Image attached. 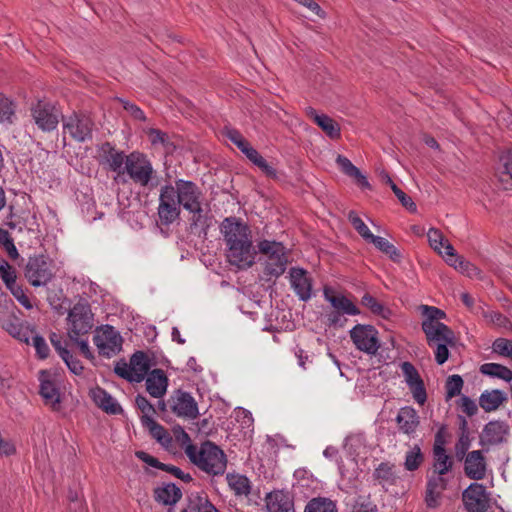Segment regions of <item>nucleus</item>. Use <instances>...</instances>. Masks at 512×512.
<instances>
[{"label":"nucleus","mask_w":512,"mask_h":512,"mask_svg":"<svg viewBox=\"0 0 512 512\" xmlns=\"http://www.w3.org/2000/svg\"><path fill=\"white\" fill-rule=\"evenodd\" d=\"M220 232L226 245L228 262L239 269L250 268L256 259L250 227L237 217H227L220 225Z\"/></svg>","instance_id":"nucleus-1"},{"label":"nucleus","mask_w":512,"mask_h":512,"mask_svg":"<svg viewBox=\"0 0 512 512\" xmlns=\"http://www.w3.org/2000/svg\"><path fill=\"white\" fill-rule=\"evenodd\" d=\"M185 454L201 471L209 476L223 475L227 468V457L222 449L211 441L203 442L199 447L188 445Z\"/></svg>","instance_id":"nucleus-2"},{"label":"nucleus","mask_w":512,"mask_h":512,"mask_svg":"<svg viewBox=\"0 0 512 512\" xmlns=\"http://www.w3.org/2000/svg\"><path fill=\"white\" fill-rule=\"evenodd\" d=\"M177 203L192 214L191 226H205L206 217L202 207L203 194L200 188L192 181L179 179L175 181Z\"/></svg>","instance_id":"nucleus-3"},{"label":"nucleus","mask_w":512,"mask_h":512,"mask_svg":"<svg viewBox=\"0 0 512 512\" xmlns=\"http://www.w3.org/2000/svg\"><path fill=\"white\" fill-rule=\"evenodd\" d=\"M258 252L266 257L264 274L270 278H278L287 267L286 248L281 242L261 240L257 244Z\"/></svg>","instance_id":"nucleus-4"},{"label":"nucleus","mask_w":512,"mask_h":512,"mask_svg":"<svg viewBox=\"0 0 512 512\" xmlns=\"http://www.w3.org/2000/svg\"><path fill=\"white\" fill-rule=\"evenodd\" d=\"M25 279L32 287L46 286L55 276L54 263L48 256H30L24 267Z\"/></svg>","instance_id":"nucleus-5"},{"label":"nucleus","mask_w":512,"mask_h":512,"mask_svg":"<svg viewBox=\"0 0 512 512\" xmlns=\"http://www.w3.org/2000/svg\"><path fill=\"white\" fill-rule=\"evenodd\" d=\"M68 336L70 340H77L80 336L88 334L94 326V315L87 303H77L68 312Z\"/></svg>","instance_id":"nucleus-6"},{"label":"nucleus","mask_w":512,"mask_h":512,"mask_svg":"<svg viewBox=\"0 0 512 512\" xmlns=\"http://www.w3.org/2000/svg\"><path fill=\"white\" fill-rule=\"evenodd\" d=\"M151 364L148 355L143 351L135 352L129 363L121 360L115 364L114 372L129 382H142L149 373Z\"/></svg>","instance_id":"nucleus-7"},{"label":"nucleus","mask_w":512,"mask_h":512,"mask_svg":"<svg viewBox=\"0 0 512 512\" xmlns=\"http://www.w3.org/2000/svg\"><path fill=\"white\" fill-rule=\"evenodd\" d=\"M125 173L135 184L142 187H148L155 177L152 163L144 154L139 152H132L127 155Z\"/></svg>","instance_id":"nucleus-8"},{"label":"nucleus","mask_w":512,"mask_h":512,"mask_svg":"<svg viewBox=\"0 0 512 512\" xmlns=\"http://www.w3.org/2000/svg\"><path fill=\"white\" fill-rule=\"evenodd\" d=\"M63 133L77 142H86L92 139L94 122L90 116L83 113H72L62 117Z\"/></svg>","instance_id":"nucleus-9"},{"label":"nucleus","mask_w":512,"mask_h":512,"mask_svg":"<svg viewBox=\"0 0 512 512\" xmlns=\"http://www.w3.org/2000/svg\"><path fill=\"white\" fill-rule=\"evenodd\" d=\"M93 342L101 356L110 358L121 351L123 339L113 326L105 325L96 330Z\"/></svg>","instance_id":"nucleus-10"},{"label":"nucleus","mask_w":512,"mask_h":512,"mask_svg":"<svg viewBox=\"0 0 512 512\" xmlns=\"http://www.w3.org/2000/svg\"><path fill=\"white\" fill-rule=\"evenodd\" d=\"M31 117L37 127L43 132H51L55 130L59 124L62 113L56 108L55 105L39 100L36 104L32 105Z\"/></svg>","instance_id":"nucleus-11"},{"label":"nucleus","mask_w":512,"mask_h":512,"mask_svg":"<svg viewBox=\"0 0 512 512\" xmlns=\"http://www.w3.org/2000/svg\"><path fill=\"white\" fill-rule=\"evenodd\" d=\"M39 394L44 404L52 411L61 409V394L57 384L56 375L47 370L38 373Z\"/></svg>","instance_id":"nucleus-12"},{"label":"nucleus","mask_w":512,"mask_h":512,"mask_svg":"<svg viewBox=\"0 0 512 512\" xmlns=\"http://www.w3.org/2000/svg\"><path fill=\"white\" fill-rule=\"evenodd\" d=\"M350 337L356 348L370 355H375L380 343L377 330L371 325L358 324L350 330Z\"/></svg>","instance_id":"nucleus-13"},{"label":"nucleus","mask_w":512,"mask_h":512,"mask_svg":"<svg viewBox=\"0 0 512 512\" xmlns=\"http://www.w3.org/2000/svg\"><path fill=\"white\" fill-rule=\"evenodd\" d=\"M180 215L174 186L165 185L160 190L158 216L163 225L172 224Z\"/></svg>","instance_id":"nucleus-14"},{"label":"nucleus","mask_w":512,"mask_h":512,"mask_svg":"<svg viewBox=\"0 0 512 512\" xmlns=\"http://www.w3.org/2000/svg\"><path fill=\"white\" fill-rule=\"evenodd\" d=\"M171 409L178 416L187 419H196L199 415L195 399L188 392L177 390L170 398Z\"/></svg>","instance_id":"nucleus-15"},{"label":"nucleus","mask_w":512,"mask_h":512,"mask_svg":"<svg viewBox=\"0 0 512 512\" xmlns=\"http://www.w3.org/2000/svg\"><path fill=\"white\" fill-rule=\"evenodd\" d=\"M405 381L413 394L415 401L423 405L426 402L427 394L423 380L421 379L418 371L410 362H403L401 365Z\"/></svg>","instance_id":"nucleus-16"},{"label":"nucleus","mask_w":512,"mask_h":512,"mask_svg":"<svg viewBox=\"0 0 512 512\" xmlns=\"http://www.w3.org/2000/svg\"><path fill=\"white\" fill-rule=\"evenodd\" d=\"M421 328L426 336L429 347H434L439 342L456 343L454 332L444 323L432 324L431 322H422Z\"/></svg>","instance_id":"nucleus-17"},{"label":"nucleus","mask_w":512,"mask_h":512,"mask_svg":"<svg viewBox=\"0 0 512 512\" xmlns=\"http://www.w3.org/2000/svg\"><path fill=\"white\" fill-rule=\"evenodd\" d=\"M509 434V426L506 422L495 420L488 422L480 435L482 445H499L506 441Z\"/></svg>","instance_id":"nucleus-18"},{"label":"nucleus","mask_w":512,"mask_h":512,"mask_svg":"<svg viewBox=\"0 0 512 512\" xmlns=\"http://www.w3.org/2000/svg\"><path fill=\"white\" fill-rule=\"evenodd\" d=\"M487 463L480 450L467 453L464 460V471L467 477L473 480H482L486 476Z\"/></svg>","instance_id":"nucleus-19"},{"label":"nucleus","mask_w":512,"mask_h":512,"mask_svg":"<svg viewBox=\"0 0 512 512\" xmlns=\"http://www.w3.org/2000/svg\"><path fill=\"white\" fill-rule=\"evenodd\" d=\"M446 263L468 277H480L481 271L471 262L459 256L451 244L446 245Z\"/></svg>","instance_id":"nucleus-20"},{"label":"nucleus","mask_w":512,"mask_h":512,"mask_svg":"<svg viewBox=\"0 0 512 512\" xmlns=\"http://www.w3.org/2000/svg\"><path fill=\"white\" fill-rule=\"evenodd\" d=\"M463 501L468 512H481L485 502V487L479 483H472L463 492Z\"/></svg>","instance_id":"nucleus-21"},{"label":"nucleus","mask_w":512,"mask_h":512,"mask_svg":"<svg viewBox=\"0 0 512 512\" xmlns=\"http://www.w3.org/2000/svg\"><path fill=\"white\" fill-rule=\"evenodd\" d=\"M267 512H294L293 500L288 492L274 490L265 497Z\"/></svg>","instance_id":"nucleus-22"},{"label":"nucleus","mask_w":512,"mask_h":512,"mask_svg":"<svg viewBox=\"0 0 512 512\" xmlns=\"http://www.w3.org/2000/svg\"><path fill=\"white\" fill-rule=\"evenodd\" d=\"M306 115L314 121L331 139H338L341 135L340 125L326 114H318L313 107L305 108Z\"/></svg>","instance_id":"nucleus-23"},{"label":"nucleus","mask_w":512,"mask_h":512,"mask_svg":"<svg viewBox=\"0 0 512 512\" xmlns=\"http://www.w3.org/2000/svg\"><path fill=\"white\" fill-rule=\"evenodd\" d=\"M396 423L402 433L412 435L420 425V417L414 408L405 406L398 411Z\"/></svg>","instance_id":"nucleus-24"},{"label":"nucleus","mask_w":512,"mask_h":512,"mask_svg":"<svg viewBox=\"0 0 512 512\" xmlns=\"http://www.w3.org/2000/svg\"><path fill=\"white\" fill-rule=\"evenodd\" d=\"M146 390L150 396L161 398L166 394L168 378L162 369H153L146 377Z\"/></svg>","instance_id":"nucleus-25"},{"label":"nucleus","mask_w":512,"mask_h":512,"mask_svg":"<svg viewBox=\"0 0 512 512\" xmlns=\"http://www.w3.org/2000/svg\"><path fill=\"white\" fill-rule=\"evenodd\" d=\"M291 285L302 301L311 298L312 285L306 271L300 268H292L290 270Z\"/></svg>","instance_id":"nucleus-26"},{"label":"nucleus","mask_w":512,"mask_h":512,"mask_svg":"<svg viewBox=\"0 0 512 512\" xmlns=\"http://www.w3.org/2000/svg\"><path fill=\"white\" fill-rule=\"evenodd\" d=\"M324 297L331 304L334 310L342 314L358 315L360 313L356 305L342 294L336 293L332 288H324Z\"/></svg>","instance_id":"nucleus-27"},{"label":"nucleus","mask_w":512,"mask_h":512,"mask_svg":"<svg viewBox=\"0 0 512 512\" xmlns=\"http://www.w3.org/2000/svg\"><path fill=\"white\" fill-rule=\"evenodd\" d=\"M90 396L94 403L104 412L112 415L122 413V407L108 392L103 388L96 387L90 390Z\"/></svg>","instance_id":"nucleus-28"},{"label":"nucleus","mask_w":512,"mask_h":512,"mask_svg":"<svg viewBox=\"0 0 512 512\" xmlns=\"http://www.w3.org/2000/svg\"><path fill=\"white\" fill-rule=\"evenodd\" d=\"M101 151L109 169L118 175L125 173V161L127 156L122 151L116 150L110 143H104Z\"/></svg>","instance_id":"nucleus-29"},{"label":"nucleus","mask_w":512,"mask_h":512,"mask_svg":"<svg viewBox=\"0 0 512 512\" xmlns=\"http://www.w3.org/2000/svg\"><path fill=\"white\" fill-rule=\"evenodd\" d=\"M182 497L179 487L173 483L163 484L154 489L155 500L163 505H174Z\"/></svg>","instance_id":"nucleus-30"},{"label":"nucleus","mask_w":512,"mask_h":512,"mask_svg":"<svg viewBox=\"0 0 512 512\" xmlns=\"http://www.w3.org/2000/svg\"><path fill=\"white\" fill-rule=\"evenodd\" d=\"M226 481L236 497H248L250 495L252 486L250 480L245 475L228 473Z\"/></svg>","instance_id":"nucleus-31"},{"label":"nucleus","mask_w":512,"mask_h":512,"mask_svg":"<svg viewBox=\"0 0 512 512\" xmlns=\"http://www.w3.org/2000/svg\"><path fill=\"white\" fill-rule=\"evenodd\" d=\"M336 163L340 170L347 176L353 178L355 182L362 188H370V184L360 170L345 156L338 155Z\"/></svg>","instance_id":"nucleus-32"},{"label":"nucleus","mask_w":512,"mask_h":512,"mask_svg":"<svg viewBox=\"0 0 512 512\" xmlns=\"http://www.w3.org/2000/svg\"><path fill=\"white\" fill-rule=\"evenodd\" d=\"M507 400L506 394L498 389L484 391L479 398V405L486 412L498 409Z\"/></svg>","instance_id":"nucleus-33"},{"label":"nucleus","mask_w":512,"mask_h":512,"mask_svg":"<svg viewBox=\"0 0 512 512\" xmlns=\"http://www.w3.org/2000/svg\"><path fill=\"white\" fill-rule=\"evenodd\" d=\"M480 373L506 382L512 381V370L498 363H484L480 366Z\"/></svg>","instance_id":"nucleus-34"},{"label":"nucleus","mask_w":512,"mask_h":512,"mask_svg":"<svg viewBox=\"0 0 512 512\" xmlns=\"http://www.w3.org/2000/svg\"><path fill=\"white\" fill-rule=\"evenodd\" d=\"M433 456V468L435 474L445 475L452 469L453 461L451 457L446 453L445 449L437 447L436 452H433Z\"/></svg>","instance_id":"nucleus-35"},{"label":"nucleus","mask_w":512,"mask_h":512,"mask_svg":"<svg viewBox=\"0 0 512 512\" xmlns=\"http://www.w3.org/2000/svg\"><path fill=\"white\" fill-rule=\"evenodd\" d=\"M16 119V105L9 98L0 94V124L12 125Z\"/></svg>","instance_id":"nucleus-36"},{"label":"nucleus","mask_w":512,"mask_h":512,"mask_svg":"<svg viewBox=\"0 0 512 512\" xmlns=\"http://www.w3.org/2000/svg\"><path fill=\"white\" fill-rule=\"evenodd\" d=\"M427 238L430 247L436 251L439 255L446 257V245L450 244L447 239H445L442 232L436 228H430L427 233Z\"/></svg>","instance_id":"nucleus-37"},{"label":"nucleus","mask_w":512,"mask_h":512,"mask_svg":"<svg viewBox=\"0 0 512 512\" xmlns=\"http://www.w3.org/2000/svg\"><path fill=\"white\" fill-rule=\"evenodd\" d=\"M368 243H372L378 250L389 255V257L393 261H395V262L400 261L401 253L387 239L380 237V236L373 235V237L369 240Z\"/></svg>","instance_id":"nucleus-38"},{"label":"nucleus","mask_w":512,"mask_h":512,"mask_svg":"<svg viewBox=\"0 0 512 512\" xmlns=\"http://www.w3.org/2000/svg\"><path fill=\"white\" fill-rule=\"evenodd\" d=\"M361 304L369 309L373 314L380 316L384 319H387L391 311L389 308L385 307L382 303H380L375 297L366 293L362 299Z\"/></svg>","instance_id":"nucleus-39"},{"label":"nucleus","mask_w":512,"mask_h":512,"mask_svg":"<svg viewBox=\"0 0 512 512\" xmlns=\"http://www.w3.org/2000/svg\"><path fill=\"white\" fill-rule=\"evenodd\" d=\"M393 467L394 466L388 462L380 463L374 470V479L377 480L380 485L393 484L395 481Z\"/></svg>","instance_id":"nucleus-40"},{"label":"nucleus","mask_w":512,"mask_h":512,"mask_svg":"<svg viewBox=\"0 0 512 512\" xmlns=\"http://www.w3.org/2000/svg\"><path fill=\"white\" fill-rule=\"evenodd\" d=\"M254 165H256L265 175L276 177V170L260 155V153L252 148L245 155Z\"/></svg>","instance_id":"nucleus-41"},{"label":"nucleus","mask_w":512,"mask_h":512,"mask_svg":"<svg viewBox=\"0 0 512 512\" xmlns=\"http://www.w3.org/2000/svg\"><path fill=\"white\" fill-rule=\"evenodd\" d=\"M500 161L503 170L500 172V181L506 184V189L512 187V148L507 150L501 157Z\"/></svg>","instance_id":"nucleus-42"},{"label":"nucleus","mask_w":512,"mask_h":512,"mask_svg":"<svg viewBox=\"0 0 512 512\" xmlns=\"http://www.w3.org/2000/svg\"><path fill=\"white\" fill-rule=\"evenodd\" d=\"M305 512H338L333 501L326 498L312 499L306 506Z\"/></svg>","instance_id":"nucleus-43"},{"label":"nucleus","mask_w":512,"mask_h":512,"mask_svg":"<svg viewBox=\"0 0 512 512\" xmlns=\"http://www.w3.org/2000/svg\"><path fill=\"white\" fill-rule=\"evenodd\" d=\"M424 460L421 449L418 445H414L405 456L404 467L408 471L417 470Z\"/></svg>","instance_id":"nucleus-44"},{"label":"nucleus","mask_w":512,"mask_h":512,"mask_svg":"<svg viewBox=\"0 0 512 512\" xmlns=\"http://www.w3.org/2000/svg\"><path fill=\"white\" fill-rule=\"evenodd\" d=\"M150 430L151 435L162 445H168L171 442V437L167 430L158 424L154 419H150L143 423Z\"/></svg>","instance_id":"nucleus-45"},{"label":"nucleus","mask_w":512,"mask_h":512,"mask_svg":"<svg viewBox=\"0 0 512 512\" xmlns=\"http://www.w3.org/2000/svg\"><path fill=\"white\" fill-rule=\"evenodd\" d=\"M348 219L353 226V228L359 233V235L366 241L373 237V233L369 230L364 221L358 216L355 211H350L348 214Z\"/></svg>","instance_id":"nucleus-46"},{"label":"nucleus","mask_w":512,"mask_h":512,"mask_svg":"<svg viewBox=\"0 0 512 512\" xmlns=\"http://www.w3.org/2000/svg\"><path fill=\"white\" fill-rule=\"evenodd\" d=\"M420 310H421L422 315L424 316V320L422 322H431L432 324H442V322H440V320L444 319L446 317L445 312L437 307L421 305Z\"/></svg>","instance_id":"nucleus-47"},{"label":"nucleus","mask_w":512,"mask_h":512,"mask_svg":"<svg viewBox=\"0 0 512 512\" xmlns=\"http://www.w3.org/2000/svg\"><path fill=\"white\" fill-rule=\"evenodd\" d=\"M494 353L512 361V340L507 338H497L492 344Z\"/></svg>","instance_id":"nucleus-48"},{"label":"nucleus","mask_w":512,"mask_h":512,"mask_svg":"<svg viewBox=\"0 0 512 512\" xmlns=\"http://www.w3.org/2000/svg\"><path fill=\"white\" fill-rule=\"evenodd\" d=\"M465 426H466V420H463L462 433L455 445V454H456V457L460 460L463 459L464 457H466V455H467L466 453L471 444L469 434L466 431Z\"/></svg>","instance_id":"nucleus-49"},{"label":"nucleus","mask_w":512,"mask_h":512,"mask_svg":"<svg viewBox=\"0 0 512 512\" xmlns=\"http://www.w3.org/2000/svg\"><path fill=\"white\" fill-rule=\"evenodd\" d=\"M0 278L5 287L17 281V271L5 259L0 260Z\"/></svg>","instance_id":"nucleus-50"},{"label":"nucleus","mask_w":512,"mask_h":512,"mask_svg":"<svg viewBox=\"0 0 512 512\" xmlns=\"http://www.w3.org/2000/svg\"><path fill=\"white\" fill-rule=\"evenodd\" d=\"M135 403L138 409L143 413L142 423L153 419V415L156 413V410L146 397L137 395Z\"/></svg>","instance_id":"nucleus-51"},{"label":"nucleus","mask_w":512,"mask_h":512,"mask_svg":"<svg viewBox=\"0 0 512 512\" xmlns=\"http://www.w3.org/2000/svg\"><path fill=\"white\" fill-rule=\"evenodd\" d=\"M6 330L15 338L20 340L21 342L29 343V339L34 333L32 330H29L27 327H23L17 323H9L7 324Z\"/></svg>","instance_id":"nucleus-52"},{"label":"nucleus","mask_w":512,"mask_h":512,"mask_svg":"<svg viewBox=\"0 0 512 512\" xmlns=\"http://www.w3.org/2000/svg\"><path fill=\"white\" fill-rule=\"evenodd\" d=\"M463 380L459 375H451L446 381V397L451 399L461 393Z\"/></svg>","instance_id":"nucleus-53"},{"label":"nucleus","mask_w":512,"mask_h":512,"mask_svg":"<svg viewBox=\"0 0 512 512\" xmlns=\"http://www.w3.org/2000/svg\"><path fill=\"white\" fill-rule=\"evenodd\" d=\"M0 244L6 250L11 259L15 260L19 257L14 241L7 230L0 229Z\"/></svg>","instance_id":"nucleus-54"},{"label":"nucleus","mask_w":512,"mask_h":512,"mask_svg":"<svg viewBox=\"0 0 512 512\" xmlns=\"http://www.w3.org/2000/svg\"><path fill=\"white\" fill-rule=\"evenodd\" d=\"M182 512H220V511L207 499L198 498L197 501L191 502L188 509H185Z\"/></svg>","instance_id":"nucleus-55"},{"label":"nucleus","mask_w":512,"mask_h":512,"mask_svg":"<svg viewBox=\"0 0 512 512\" xmlns=\"http://www.w3.org/2000/svg\"><path fill=\"white\" fill-rule=\"evenodd\" d=\"M454 345L455 343L444 342H439L434 345V355L437 364L442 365L448 360L450 355L448 347H453Z\"/></svg>","instance_id":"nucleus-56"},{"label":"nucleus","mask_w":512,"mask_h":512,"mask_svg":"<svg viewBox=\"0 0 512 512\" xmlns=\"http://www.w3.org/2000/svg\"><path fill=\"white\" fill-rule=\"evenodd\" d=\"M61 358L66 363L71 372L79 375L83 371V366L79 360H77L69 350L61 351Z\"/></svg>","instance_id":"nucleus-57"},{"label":"nucleus","mask_w":512,"mask_h":512,"mask_svg":"<svg viewBox=\"0 0 512 512\" xmlns=\"http://www.w3.org/2000/svg\"><path fill=\"white\" fill-rule=\"evenodd\" d=\"M32 344L36 350L37 355L41 359H45L49 355V347L42 336H39L36 333H33L32 336Z\"/></svg>","instance_id":"nucleus-58"},{"label":"nucleus","mask_w":512,"mask_h":512,"mask_svg":"<svg viewBox=\"0 0 512 512\" xmlns=\"http://www.w3.org/2000/svg\"><path fill=\"white\" fill-rule=\"evenodd\" d=\"M123 106V108L136 120L139 121H145L146 117L144 112L141 110L140 107H138L136 104L131 103L127 100H124L122 98L117 99Z\"/></svg>","instance_id":"nucleus-59"},{"label":"nucleus","mask_w":512,"mask_h":512,"mask_svg":"<svg viewBox=\"0 0 512 512\" xmlns=\"http://www.w3.org/2000/svg\"><path fill=\"white\" fill-rule=\"evenodd\" d=\"M442 491L435 490L426 486L425 503L428 508L435 509L440 505Z\"/></svg>","instance_id":"nucleus-60"},{"label":"nucleus","mask_w":512,"mask_h":512,"mask_svg":"<svg viewBox=\"0 0 512 512\" xmlns=\"http://www.w3.org/2000/svg\"><path fill=\"white\" fill-rule=\"evenodd\" d=\"M345 314H342L341 311L332 310L326 314L328 323L330 326H339L343 327L346 323L347 319L344 317Z\"/></svg>","instance_id":"nucleus-61"},{"label":"nucleus","mask_w":512,"mask_h":512,"mask_svg":"<svg viewBox=\"0 0 512 512\" xmlns=\"http://www.w3.org/2000/svg\"><path fill=\"white\" fill-rule=\"evenodd\" d=\"M148 136L153 145L162 144L165 146L168 144V135L159 129H150L148 131Z\"/></svg>","instance_id":"nucleus-62"},{"label":"nucleus","mask_w":512,"mask_h":512,"mask_svg":"<svg viewBox=\"0 0 512 512\" xmlns=\"http://www.w3.org/2000/svg\"><path fill=\"white\" fill-rule=\"evenodd\" d=\"M446 486H447V483L444 478V475H440V474L434 473V475L431 476L427 482V487L435 489V490H439L442 492L446 489Z\"/></svg>","instance_id":"nucleus-63"},{"label":"nucleus","mask_w":512,"mask_h":512,"mask_svg":"<svg viewBox=\"0 0 512 512\" xmlns=\"http://www.w3.org/2000/svg\"><path fill=\"white\" fill-rule=\"evenodd\" d=\"M136 456L142 460L143 462L147 463L148 465L159 468L161 470H164L166 468V464H163L159 462L155 457L149 455L148 453L144 451H138L136 452Z\"/></svg>","instance_id":"nucleus-64"}]
</instances>
